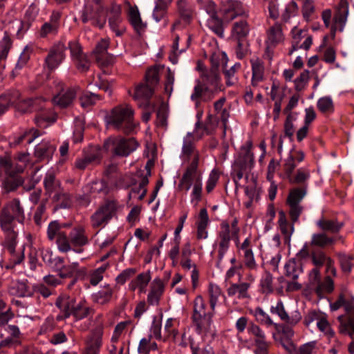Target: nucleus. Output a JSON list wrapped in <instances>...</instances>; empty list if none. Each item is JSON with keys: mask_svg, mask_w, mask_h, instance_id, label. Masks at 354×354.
Masks as SVG:
<instances>
[{"mask_svg": "<svg viewBox=\"0 0 354 354\" xmlns=\"http://www.w3.org/2000/svg\"><path fill=\"white\" fill-rule=\"evenodd\" d=\"M104 122L108 128L125 134L131 133L136 128L134 110L129 104H118L106 113Z\"/></svg>", "mask_w": 354, "mask_h": 354, "instance_id": "f257e3e1", "label": "nucleus"}, {"mask_svg": "<svg viewBox=\"0 0 354 354\" xmlns=\"http://www.w3.org/2000/svg\"><path fill=\"white\" fill-rule=\"evenodd\" d=\"M201 80L196 81V85L194 87L193 93L190 98L195 102L196 106L200 104V99L204 102H208L213 99V90L220 88L221 78L219 72L217 71L216 66L210 68L209 70H204L201 74Z\"/></svg>", "mask_w": 354, "mask_h": 354, "instance_id": "f03ea898", "label": "nucleus"}, {"mask_svg": "<svg viewBox=\"0 0 354 354\" xmlns=\"http://www.w3.org/2000/svg\"><path fill=\"white\" fill-rule=\"evenodd\" d=\"M24 209L19 198H13L5 204L0 211V227L5 234H18L16 222L24 224Z\"/></svg>", "mask_w": 354, "mask_h": 354, "instance_id": "7ed1b4c3", "label": "nucleus"}, {"mask_svg": "<svg viewBox=\"0 0 354 354\" xmlns=\"http://www.w3.org/2000/svg\"><path fill=\"white\" fill-rule=\"evenodd\" d=\"M139 143L134 138L109 137L104 140L103 150L113 156L127 157L137 149Z\"/></svg>", "mask_w": 354, "mask_h": 354, "instance_id": "20e7f679", "label": "nucleus"}, {"mask_svg": "<svg viewBox=\"0 0 354 354\" xmlns=\"http://www.w3.org/2000/svg\"><path fill=\"white\" fill-rule=\"evenodd\" d=\"M207 304L202 296L198 295L194 300V309L192 320L196 328V331L201 335L207 333L212 323L214 311H206Z\"/></svg>", "mask_w": 354, "mask_h": 354, "instance_id": "39448f33", "label": "nucleus"}, {"mask_svg": "<svg viewBox=\"0 0 354 354\" xmlns=\"http://www.w3.org/2000/svg\"><path fill=\"white\" fill-rule=\"evenodd\" d=\"M118 202L113 199L106 200L91 216V225L93 228H102L117 215Z\"/></svg>", "mask_w": 354, "mask_h": 354, "instance_id": "423d86ee", "label": "nucleus"}, {"mask_svg": "<svg viewBox=\"0 0 354 354\" xmlns=\"http://www.w3.org/2000/svg\"><path fill=\"white\" fill-rule=\"evenodd\" d=\"M66 46L62 41L55 43L44 59V68L49 72L57 69L66 59Z\"/></svg>", "mask_w": 354, "mask_h": 354, "instance_id": "0eeeda50", "label": "nucleus"}, {"mask_svg": "<svg viewBox=\"0 0 354 354\" xmlns=\"http://www.w3.org/2000/svg\"><path fill=\"white\" fill-rule=\"evenodd\" d=\"M18 234H5L3 246L10 254L9 262L6 265V269H12L21 264L24 259V248L16 250Z\"/></svg>", "mask_w": 354, "mask_h": 354, "instance_id": "6e6552de", "label": "nucleus"}, {"mask_svg": "<svg viewBox=\"0 0 354 354\" xmlns=\"http://www.w3.org/2000/svg\"><path fill=\"white\" fill-rule=\"evenodd\" d=\"M343 307L346 314L337 317L339 333L353 337L354 335V313H353L354 305L352 302L346 301L344 299Z\"/></svg>", "mask_w": 354, "mask_h": 354, "instance_id": "1a4fd4ad", "label": "nucleus"}, {"mask_svg": "<svg viewBox=\"0 0 354 354\" xmlns=\"http://www.w3.org/2000/svg\"><path fill=\"white\" fill-rule=\"evenodd\" d=\"M285 275L292 280L288 283V289L290 290H298L302 288L301 284L296 280L303 273V264L299 260L291 259L284 266Z\"/></svg>", "mask_w": 354, "mask_h": 354, "instance_id": "9d476101", "label": "nucleus"}, {"mask_svg": "<svg viewBox=\"0 0 354 354\" xmlns=\"http://www.w3.org/2000/svg\"><path fill=\"white\" fill-rule=\"evenodd\" d=\"M221 12L223 20L230 22L239 16L245 14L243 3L236 0H225L222 2Z\"/></svg>", "mask_w": 354, "mask_h": 354, "instance_id": "9b49d317", "label": "nucleus"}, {"mask_svg": "<svg viewBox=\"0 0 354 354\" xmlns=\"http://www.w3.org/2000/svg\"><path fill=\"white\" fill-rule=\"evenodd\" d=\"M270 313L277 315L281 321L290 325H297L302 318L299 310H295L289 315L281 299H279L274 306H271Z\"/></svg>", "mask_w": 354, "mask_h": 354, "instance_id": "f8f14e48", "label": "nucleus"}, {"mask_svg": "<svg viewBox=\"0 0 354 354\" xmlns=\"http://www.w3.org/2000/svg\"><path fill=\"white\" fill-rule=\"evenodd\" d=\"M109 45V39H102L93 51L95 59L100 66H108L114 62V57L107 53Z\"/></svg>", "mask_w": 354, "mask_h": 354, "instance_id": "ddd939ff", "label": "nucleus"}, {"mask_svg": "<svg viewBox=\"0 0 354 354\" xmlns=\"http://www.w3.org/2000/svg\"><path fill=\"white\" fill-rule=\"evenodd\" d=\"M221 231L218 233V266L222 261L225 253L227 252L231 240L230 226L228 223L223 222L221 224Z\"/></svg>", "mask_w": 354, "mask_h": 354, "instance_id": "4468645a", "label": "nucleus"}, {"mask_svg": "<svg viewBox=\"0 0 354 354\" xmlns=\"http://www.w3.org/2000/svg\"><path fill=\"white\" fill-rule=\"evenodd\" d=\"M310 259L315 268L310 271L308 278L315 282L319 277V268L325 266L331 258L327 256L323 250L317 249L310 252Z\"/></svg>", "mask_w": 354, "mask_h": 354, "instance_id": "2eb2a0df", "label": "nucleus"}, {"mask_svg": "<svg viewBox=\"0 0 354 354\" xmlns=\"http://www.w3.org/2000/svg\"><path fill=\"white\" fill-rule=\"evenodd\" d=\"M69 236L73 246V251L76 253H82L84 250L82 248L89 243L85 228L81 225L73 228L69 233Z\"/></svg>", "mask_w": 354, "mask_h": 354, "instance_id": "dca6fc26", "label": "nucleus"}, {"mask_svg": "<svg viewBox=\"0 0 354 354\" xmlns=\"http://www.w3.org/2000/svg\"><path fill=\"white\" fill-rule=\"evenodd\" d=\"M75 301V298L68 295H62L57 297L55 306L59 309L60 314L57 316V320H64L73 315Z\"/></svg>", "mask_w": 354, "mask_h": 354, "instance_id": "f3484780", "label": "nucleus"}, {"mask_svg": "<svg viewBox=\"0 0 354 354\" xmlns=\"http://www.w3.org/2000/svg\"><path fill=\"white\" fill-rule=\"evenodd\" d=\"M252 142L248 140L244 145L241 147L239 155L236 159V167H241L243 169H249L250 171L254 162V154L252 152Z\"/></svg>", "mask_w": 354, "mask_h": 354, "instance_id": "a211bd4d", "label": "nucleus"}, {"mask_svg": "<svg viewBox=\"0 0 354 354\" xmlns=\"http://www.w3.org/2000/svg\"><path fill=\"white\" fill-rule=\"evenodd\" d=\"M154 92V88L145 83H140L135 88L133 98L138 101L143 100L142 102H138V106L144 109L150 108L151 104L149 102Z\"/></svg>", "mask_w": 354, "mask_h": 354, "instance_id": "6ab92c4d", "label": "nucleus"}, {"mask_svg": "<svg viewBox=\"0 0 354 354\" xmlns=\"http://www.w3.org/2000/svg\"><path fill=\"white\" fill-rule=\"evenodd\" d=\"M0 167L5 171L7 176H19V174L24 171L25 164L6 156L0 157Z\"/></svg>", "mask_w": 354, "mask_h": 354, "instance_id": "aec40b11", "label": "nucleus"}, {"mask_svg": "<svg viewBox=\"0 0 354 354\" xmlns=\"http://www.w3.org/2000/svg\"><path fill=\"white\" fill-rule=\"evenodd\" d=\"M61 15L58 12H53L48 21L45 22L39 30V36L42 38L50 35H56L60 28Z\"/></svg>", "mask_w": 354, "mask_h": 354, "instance_id": "412c9836", "label": "nucleus"}, {"mask_svg": "<svg viewBox=\"0 0 354 354\" xmlns=\"http://www.w3.org/2000/svg\"><path fill=\"white\" fill-rule=\"evenodd\" d=\"M310 288L314 290L317 295L322 298L326 294L331 293L334 290V282L330 277L326 276L321 281L320 276L315 282L309 279Z\"/></svg>", "mask_w": 354, "mask_h": 354, "instance_id": "4be33fe9", "label": "nucleus"}, {"mask_svg": "<svg viewBox=\"0 0 354 354\" xmlns=\"http://www.w3.org/2000/svg\"><path fill=\"white\" fill-rule=\"evenodd\" d=\"M37 113L35 118V122L37 127L46 128L56 120L55 113L50 109L44 107L41 104L37 107Z\"/></svg>", "mask_w": 354, "mask_h": 354, "instance_id": "5701e85b", "label": "nucleus"}, {"mask_svg": "<svg viewBox=\"0 0 354 354\" xmlns=\"http://www.w3.org/2000/svg\"><path fill=\"white\" fill-rule=\"evenodd\" d=\"M199 183H202V175L200 171L187 167L180 180L179 186L183 187L187 192L190 189L192 185Z\"/></svg>", "mask_w": 354, "mask_h": 354, "instance_id": "b1692460", "label": "nucleus"}, {"mask_svg": "<svg viewBox=\"0 0 354 354\" xmlns=\"http://www.w3.org/2000/svg\"><path fill=\"white\" fill-rule=\"evenodd\" d=\"M39 136V132L33 128L24 130L11 137L10 145L12 147H16L18 145H22L24 142L26 144H30Z\"/></svg>", "mask_w": 354, "mask_h": 354, "instance_id": "393cba45", "label": "nucleus"}, {"mask_svg": "<svg viewBox=\"0 0 354 354\" xmlns=\"http://www.w3.org/2000/svg\"><path fill=\"white\" fill-rule=\"evenodd\" d=\"M56 147L48 140H42L40 143L36 145L34 151V156L39 161L49 160L54 152Z\"/></svg>", "mask_w": 354, "mask_h": 354, "instance_id": "a878e982", "label": "nucleus"}, {"mask_svg": "<svg viewBox=\"0 0 354 354\" xmlns=\"http://www.w3.org/2000/svg\"><path fill=\"white\" fill-rule=\"evenodd\" d=\"M75 88H68L66 91H62L53 98L55 105L63 109L69 106L75 100L77 94Z\"/></svg>", "mask_w": 354, "mask_h": 354, "instance_id": "bb28decb", "label": "nucleus"}, {"mask_svg": "<svg viewBox=\"0 0 354 354\" xmlns=\"http://www.w3.org/2000/svg\"><path fill=\"white\" fill-rule=\"evenodd\" d=\"M150 288L147 302L152 306L158 305L165 290L164 282L160 278H156L151 282Z\"/></svg>", "mask_w": 354, "mask_h": 354, "instance_id": "cd10ccee", "label": "nucleus"}, {"mask_svg": "<svg viewBox=\"0 0 354 354\" xmlns=\"http://www.w3.org/2000/svg\"><path fill=\"white\" fill-rule=\"evenodd\" d=\"M316 224L322 231L332 234L338 233L344 226V223L339 221L337 218H328L324 216H322Z\"/></svg>", "mask_w": 354, "mask_h": 354, "instance_id": "c85d7f7f", "label": "nucleus"}, {"mask_svg": "<svg viewBox=\"0 0 354 354\" xmlns=\"http://www.w3.org/2000/svg\"><path fill=\"white\" fill-rule=\"evenodd\" d=\"M278 224L279 230L283 235L284 243L290 245L291 236L295 230L294 223H288L286 213L282 210L279 212Z\"/></svg>", "mask_w": 354, "mask_h": 354, "instance_id": "c756f323", "label": "nucleus"}, {"mask_svg": "<svg viewBox=\"0 0 354 354\" xmlns=\"http://www.w3.org/2000/svg\"><path fill=\"white\" fill-rule=\"evenodd\" d=\"M101 158L100 152L95 148L91 149L75 162V166L80 169H84L89 165L97 163Z\"/></svg>", "mask_w": 354, "mask_h": 354, "instance_id": "7c9ffc66", "label": "nucleus"}, {"mask_svg": "<svg viewBox=\"0 0 354 354\" xmlns=\"http://www.w3.org/2000/svg\"><path fill=\"white\" fill-rule=\"evenodd\" d=\"M283 39L281 24L276 22L267 30V48L274 47Z\"/></svg>", "mask_w": 354, "mask_h": 354, "instance_id": "2f4dec72", "label": "nucleus"}, {"mask_svg": "<svg viewBox=\"0 0 354 354\" xmlns=\"http://www.w3.org/2000/svg\"><path fill=\"white\" fill-rule=\"evenodd\" d=\"M20 96L16 100L15 104L16 109L18 111L23 113H30L37 110L38 106L43 103L44 101L41 98H28L24 100H19Z\"/></svg>", "mask_w": 354, "mask_h": 354, "instance_id": "473e14b6", "label": "nucleus"}, {"mask_svg": "<svg viewBox=\"0 0 354 354\" xmlns=\"http://www.w3.org/2000/svg\"><path fill=\"white\" fill-rule=\"evenodd\" d=\"M19 97L18 91H12L0 95V117L3 115Z\"/></svg>", "mask_w": 354, "mask_h": 354, "instance_id": "72a5a7b5", "label": "nucleus"}, {"mask_svg": "<svg viewBox=\"0 0 354 354\" xmlns=\"http://www.w3.org/2000/svg\"><path fill=\"white\" fill-rule=\"evenodd\" d=\"M250 32V26L246 20H240L233 24L232 36L238 41L245 39Z\"/></svg>", "mask_w": 354, "mask_h": 354, "instance_id": "f704fd0d", "label": "nucleus"}, {"mask_svg": "<svg viewBox=\"0 0 354 354\" xmlns=\"http://www.w3.org/2000/svg\"><path fill=\"white\" fill-rule=\"evenodd\" d=\"M109 22L111 28L115 32L117 36H120L122 34L123 28H120L121 18L120 7L119 6L114 5L112 6L110 10Z\"/></svg>", "mask_w": 354, "mask_h": 354, "instance_id": "c9c22d12", "label": "nucleus"}, {"mask_svg": "<svg viewBox=\"0 0 354 354\" xmlns=\"http://www.w3.org/2000/svg\"><path fill=\"white\" fill-rule=\"evenodd\" d=\"M93 313V310L86 305L85 300H81L79 302L75 301L73 312V316L75 321L86 318Z\"/></svg>", "mask_w": 354, "mask_h": 354, "instance_id": "e433bc0d", "label": "nucleus"}, {"mask_svg": "<svg viewBox=\"0 0 354 354\" xmlns=\"http://www.w3.org/2000/svg\"><path fill=\"white\" fill-rule=\"evenodd\" d=\"M335 239L328 236L325 232L315 233L312 235L310 245L321 248L332 245L335 243Z\"/></svg>", "mask_w": 354, "mask_h": 354, "instance_id": "4c0bfd02", "label": "nucleus"}, {"mask_svg": "<svg viewBox=\"0 0 354 354\" xmlns=\"http://www.w3.org/2000/svg\"><path fill=\"white\" fill-rule=\"evenodd\" d=\"M209 223V216L205 208L201 209L199 213V220L197 223V238L205 239L207 237L208 232L206 230Z\"/></svg>", "mask_w": 354, "mask_h": 354, "instance_id": "58836bf2", "label": "nucleus"}, {"mask_svg": "<svg viewBox=\"0 0 354 354\" xmlns=\"http://www.w3.org/2000/svg\"><path fill=\"white\" fill-rule=\"evenodd\" d=\"M250 286L249 283L243 282L241 283H232L227 288V292L229 297H233L237 295L239 299L249 297L248 290Z\"/></svg>", "mask_w": 354, "mask_h": 354, "instance_id": "ea45409f", "label": "nucleus"}, {"mask_svg": "<svg viewBox=\"0 0 354 354\" xmlns=\"http://www.w3.org/2000/svg\"><path fill=\"white\" fill-rule=\"evenodd\" d=\"M251 63L252 71L251 83L253 86H257L259 83L263 80L264 67L259 59L252 60Z\"/></svg>", "mask_w": 354, "mask_h": 354, "instance_id": "a19ab883", "label": "nucleus"}, {"mask_svg": "<svg viewBox=\"0 0 354 354\" xmlns=\"http://www.w3.org/2000/svg\"><path fill=\"white\" fill-rule=\"evenodd\" d=\"M53 201L55 203V210L68 208L72 203L70 195L61 189L55 194Z\"/></svg>", "mask_w": 354, "mask_h": 354, "instance_id": "79ce46f5", "label": "nucleus"}, {"mask_svg": "<svg viewBox=\"0 0 354 354\" xmlns=\"http://www.w3.org/2000/svg\"><path fill=\"white\" fill-rule=\"evenodd\" d=\"M113 290L110 285L104 286L98 292L93 295V299L100 304L109 302L112 298Z\"/></svg>", "mask_w": 354, "mask_h": 354, "instance_id": "37998d69", "label": "nucleus"}, {"mask_svg": "<svg viewBox=\"0 0 354 354\" xmlns=\"http://www.w3.org/2000/svg\"><path fill=\"white\" fill-rule=\"evenodd\" d=\"M24 183V178L21 176H7L3 183V188L6 193H10L16 191Z\"/></svg>", "mask_w": 354, "mask_h": 354, "instance_id": "c03bdc74", "label": "nucleus"}, {"mask_svg": "<svg viewBox=\"0 0 354 354\" xmlns=\"http://www.w3.org/2000/svg\"><path fill=\"white\" fill-rule=\"evenodd\" d=\"M44 185L46 193L49 195L61 189L60 182L56 179L53 172H48L46 174L44 179Z\"/></svg>", "mask_w": 354, "mask_h": 354, "instance_id": "a18cd8bd", "label": "nucleus"}, {"mask_svg": "<svg viewBox=\"0 0 354 354\" xmlns=\"http://www.w3.org/2000/svg\"><path fill=\"white\" fill-rule=\"evenodd\" d=\"M171 1L172 0H156L153 10V18L156 22H159L165 16Z\"/></svg>", "mask_w": 354, "mask_h": 354, "instance_id": "49530a36", "label": "nucleus"}, {"mask_svg": "<svg viewBox=\"0 0 354 354\" xmlns=\"http://www.w3.org/2000/svg\"><path fill=\"white\" fill-rule=\"evenodd\" d=\"M241 64L237 62L229 69H223V74L226 80L225 84L227 86L230 87L238 83L239 79L236 75V73L241 68Z\"/></svg>", "mask_w": 354, "mask_h": 354, "instance_id": "de8ad7c7", "label": "nucleus"}, {"mask_svg": "<svg viewBox=\"0 0 354 354\" xmlns=\"http://www.w3.org/2000/svg\"><path fill=\"white\" fill-rule=\"evenodd\" d=\"M178 11L180 18L187 23L192 19V8L186 0H179L177 2Z\"/></svg>", "mask_w": 354, "mask_h": 354, "instance_id": "09e8293b", "label": "nucleus"}, {"mask_svg": "<svg viewBox=\"0 0 354 354\" xmlns=\"http://www.w3.org/2000/svg\"><path fill=\"white\" fill-rule=\"evenodd\" d=\"M95 4V12L89 6H86L82 14V21L86 23L90 20H94L98 17L99 13L102 11V6H100L101 0H93Z\"/></svg>", "mask_w": 354, "mask_h": 354, "instance_id": "8fccbe9b", "label": "nucleus"}, {"mask_svg": "<svg viewBox=\"0 0 354 354\" xmlns=\"http://www.w3.org/2000/svg\"><path fill=\"white\" fill-rule=\"evenodd\" d=\"M207 25L216 35L220 37L224 36L223 20L218 15L209 17L207 20Z\"/></svg>", "mask_w": 354, "mask_h": 354, "instance_id": "3c124183", "label": "nucleus"}, {"mask_svg": "<svg viewBox=\"0 0 354 354\" xmlns=\"http://www.w3.org/2000/svg\"><path fill=\"white\" fill-rule=\"evenodd\" d=\"M197 151L194 142L193 135L192 133H188L183 138L182 155L189 158L192 155Z\"/></svg>", "mask_w": 354, "mask_h": 354, "instance_id": "603ef678", "label": "nucleus"}, {"mask_svg": "<svg viewBox=\"0 0 354 354\" xmlns=\"http://www.w3.org/2000/svg\"><path fill=\"white\" fill-rule=\"evenodd\" d=\"M307 192L306 187H296L290 189L287 198V203L300 204Z\"/></svg>", "mask_w": 354, "mask_h": 354, "instance_id": "864d4df0", "label": "nucleus"}, {"mask_svg": "<svg viewBox=\"0 0 354 354\" xmlns=\"http://www.w3.org/2000/svg\"><path fill=\"white\" fill-rule=\"evenodd\" d=\"M80 273L79 263L77 262H73L71 264H64L63 268L59 272L58 275L61 279L72 278L75 275H78Z\"/></svg>", "mask_w": 354, "mask_h": 354, "instance_id": "5fc2aeb1", "label": "nucleus"}, {"mask_svg": "<svg viewBox=\"0 0 354 354\" xmlns=\"http://www.w3.org/2000/svg\"><path fill=\"white\" fill-rule=\"evenodd\" d=\"M38 14L37 10L35 6H30L28 7V8L26 10L24 19L21 21V28L19 30H27L30 26L31 25V23L35 19Z\"/></svg>", "mask_w": 354, "mask_h": 354, "instance_id": "6e6d98bb", "label": "nucleus"}, {"mask_svg": "<svg viewBox=\"0 0 354 354\" xmlns=\"http://www.w3.org/2000/svg\"><path fill=\"white\" fill-rule=\"evenodd\" d=\"M297 165V164L295 162L292 151H290L288 156L283 160V163L282 165L283 178L288 180L290 176H292L293 175L292 172Z\"/></svg>", "mask_w": 354, "mask_h": 354, "instance_id": "4d7b16f0", "label": "nucleus"}, {"mask_svg": "<svg viewBox=\"0 0 354 354\" xmlns=\"http://www.w3.org/2000/svg\"><path fill=\"white\" fill-rule=\"evenodd\" d=\"M14 317L11 308L0 299V328L7 325L8 322Z\"/></svg>", "mask_w": 354, "mask_h": 354, "instance_id": "13d9d810", "label": "nucleus"}, {"mask_svg": "<svg viewBox=\"0 0 354 354\" xmlns=\"http://www.w3.org/2000/svg\"><path fill=\"white\" fill-rule=\"evenodd\" d=\"M159 80V68L156 66L149 68L146 72L144 83L155 88Z\"/></svg>", "mask_w": 354, "mask_h": 354, "instance_id": "bf43d9fd", "label": "nucleus"}, {"mask_svg": "<svg viewBox=\"0 0 354 354\" xmlns=\"http://www.w3.org/2000/svg\"><path fill=\"white\" fill-rule=\"evenodd\" d=\"M310 174L308 169L299 168L295 175L290 176L288 180L291 184H304L310 178Z\"/></svg>", "mask_w": 354, "mask_h": 354, "instance_id": "052dcab7", "label": "nucleus"}, {"mask_svg": "<svg viewBox=\"0 0 354 354\" xmlns=\"http://www.w3.org/2000/svg\"><path fill=\"white\" fill-rule=\"evenodd\" d=\"M317 106L322 113L330 114L334 112L333 102L329 96L319 98L317 101Z\"/></svg>", "mask_w": 354, "mask_h": 354, "instance_id": "680f3d73", "label": "nucleus"}, {"mask_svg": "<svg viewBox=\"0 0 354 354\" xmlns=\"http://www.w3.org/2000/svg\"><path fill=\"white\" fill-rule=\"evenodd\" d=\"M12 47V40L9 35L6 32L3 37L0 41V63L6 60Z\"/></svg>", "mask_w": 354, "mask_h": 354, "instance_id": "e2e57ef3", "label": "nucleus"}, {"mask_svg": "<svg viewBox=\"0 0 354 354\" xmlns=\"http://www.w3.org/2000/svg\"><path fill=\"white\" fill-rule=\"evenodd\" d=\"M337 257L339 261L342 270L344 273L349 274L352 269V261H354V256L339 252L337 254Z\"/></svg>", "mask_w": 354, "mask_h": 354, "instance_id": "0e129e2a", "label": "nucleus"}, {"mask_svg": "<svg viewBox=\"0 0 354 354\" xmlns=\"http://www.w3.org/2000/svg\"><path fill=\"white\" fill-rule=\"evenodd\" d=\"M247 330L248 333L253 336L254 343L267 340L264 331L258 325L250 323Z\"/></svg>", "mask_w": 354, "mask_h": 354, "instance_id": "69168bd1", "label": "nucleus"}, {"mask_svg": "<svg viewBox=\"0 0 354 354\" xmlns=\"http://www.w3.org/2000/svg\"><path fill=\"white\" fill-rule=\"evenodd\" d=\"M348 15V3L345 0V10L339 11L334 17V27L333 29L339 28L340 31H342L346 21Z\"/></svg>", "mask_w": 354, "mask_h": 354, "instance_id": "338daca9", "label": "nucleus"}, {"mask_svg": "<svg viewBox=\"0 0 354 354\" xmlns=\"http://www.w3.org/2000/svg\"><path fill=\"white\" fill-rule=\"evenodd\" d=\"M253 315L255 317L256 320L261 324H265L267 326H274L275 324L272 322L269 315L266 313L261 307H257L254 310Z\"/></svg>", "mask_w": 354, "mask_h": 354, "instance_id": "774afa93", "label": "nucleus"}]
</instances>
